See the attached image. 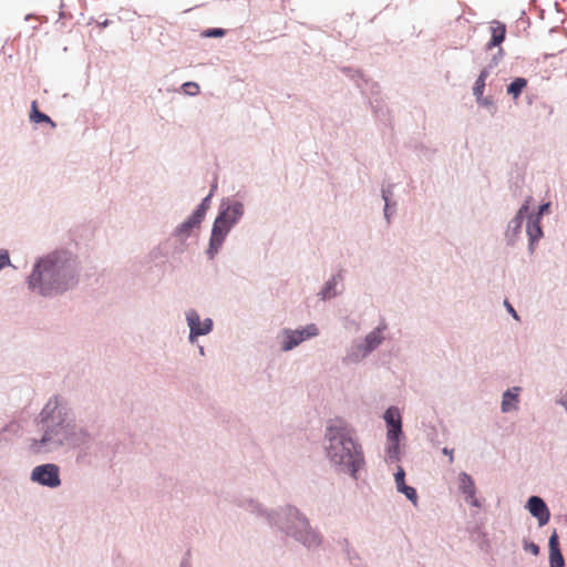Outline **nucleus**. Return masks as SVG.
<instances>
[{"instance_id": "nucleus-1", "label": "nucleus", "mask_w": 567, "mask_h": 567, "mask_svg": "<svg viewBox=\"0 0 567 567\" xmlns=\"http://www.w3.org/2000/svg\"><path fill=\"white\" fill-rule=\"evenodd\" d=\"M327 455L340 472L355 477L357 472L364 465L360 446L351 437V431L341 420L333 421L328 427Z\"/></svg>"}, {"instance_id": "nucleus-2", "label": "nucleus", "mask_w": 567, "mask_h": 567, "mask_svg": "<svg viewBox=\"0 0 567 567\" xmlns=\"http://www.w3.org/2000/svg\"><path fill=\"white\" fill-rule=\"evenodd\" d=\"M73 284L74 275L71 267L52 257L39 261L29 278L30 287L38 288L44 296L64 291Z\"/></svg>"}, {"instance_id": "nucleus-3", "label": "nucleus", "mask_w": 567, "mask_h": 567, "mask_svg": "<svg viewBox=\"0 0 567 567\" xmlns=\"http://www.w3.org/2000/svg\"><path fill=\"white\" fill-rule=\"evenodd\" d=\"M45 432L40 441L33 440L31 449L34 453L45 452L52 449L53 445H61L65 439V431L62 423H56L55 426L51 427L48 424V420L42 417L41 420Z\"/></svg>"}, {"instance_id": "nucleus-4", "label": "nucleus", "mask_w": 567, "mask_h": 567, "mask_svg": "<svg viewBox=\"0 0 567 567\" xmlns=\"http://www.w3.org/2000/svg\"><path fill=\"white\" fill-rule=\"evenodd\" d=\"M233 223L227 218V213H221L213 225L212 236L209 240V248L207 254L209 258H214L221 247L224 239L228 231L230 230Z\"/></svg>"}, {"instance_id": "nucleus-5", "label": "nucleus", "mask_w": 567, "mask_h": 567, "mask_svg": "<svg viewBox=\"0 0 567 567\" xmlns=\"http://www.w3.org/2000/svg\"><path fill=\"white\" fill-rule=\"evenodd\" d=\"M31 480L44 486L58 487L61 484L59 467L55 464L35 466Z\"/></svg>"}, {"instance_id": "nucleus-6", "label": "nucleus", "mask_w": 567, "mask_h": 567, "mask_svg": "<svg viewBox=\"0 0 567 567\" xmlns=\"http://www.w3.org/2000/svg\"><path fill=\"white\" fill-rule=\"evenodd\" d=\"M319 331L316 324H308L301 330H284V342L281 349L284 351H289L300 344L302 341L311 337H316Z\"/></svg>"}, {"instance_id": "nucleus-7", "label": "nucleus", "mask_w": 567, "mask_h": 567, "mask_svg": "<svg viewBox=\"0 0 567 567\" xmlns=\"http://www.w3.org/2000/svg\"><path fill=\"white\" fill-rule=\"evenodd\" d=\"M384 420L388 425V439L393 443H398L402 433V421L400 411L396 408H389L385 411Z\"/></svg>"}, {"instance_id": "nucleus-8", "label": "nucleus", "mask_w": 567, "mask_h": 567, "mask_svg": "<svg viewBox=\"0 0 567 567\" xmlns=\"http://www.w3.org/2000/svg\"><path fill=\"white\" fill-rule=\"evenodd\" d=\"M527 509L538 520L539 526L549 522L550 512L545 502L538 496H530L527 501Z\"/></svg>"}, {"instance_id": "nucleus-9", "label": "nucleus", "mask_w": 567, "mask_h": 567, "mask_svg": "<svg viewBox=\"0 0 567 567\" xmlns=\"http://www.w3.org/2000/svg\"><path fill=\"white\" fill-rule=\"evenodd\" d=\"M187 321L190 328V340H193L197 336L208 333L213 327V322L210 319H206L204 322H202L198 313L194 310L187 313Z\"/></svg>"}, {"instance_id": "nucleus-10", "label": "nucleus", "mask_w": 567, "mask_h": 567, "mask_svg": "<svg viewBox=\"0 0 567 567\" xmlns=\"http://www.w3.org/2000/svg\"><path fill=\"white\" fill-rule=\"evenodd\" d=\"M297 520L300 528L297 537L309 547L318 546L320 544L319 535L310 529L308 522L303 517H297Z\"/></svg>"}, {"instance_id": "nucleus-11", "label": "nucleus", "mask_w": 567, "mask_h": 567, "mask_svg": "<svg viewBox=\"0 0 567 567\" xmlns=\"http://www.w3.org/2000/svg\"><path fill=\"white\" fill-rule=\"evenodd\" d=\"M460 481V489L465 495V499L467 503L478 506V502L475 498V485L470 475L466 473H461L458 476Z\"/></svg>"}, {"instance_id": "nucleus-12", "label": "nucleus", "mask_w": 567, "mask_h": 567, "mask_svg": "<svg viewBox=\"0 0 567 567\" xmlns=\"http://www.w3.org/2000/svg\"><path fill=\"white\" fill-rule=\"evenodd\" d=\"M548 545L550 567H565V561L559 548L558 535L556 532L550 535Z\"/></svg>"}, {"instance_id": "nucleus-13", "label": "nucleus", "mask_w": 567, "mask_h": 567, "mask_svg": "<svg viewBox=\"0 0 567 567\" xmlns=\"http://www.w3.org/2000/svg\"><path fill=\"white\" fill-rule=\"evenodd\" d=\"M491 32H492V38L488 43V49H491L493 47H497L504 41L505 34H506V27L504 23L494 22V24L491 28Z\"/></svg>"}, {"instance_id": "nucleus-14", "label": "nucleus", "mask_w": 567, "mask_h": 567, "mask_svg": "<svg viewBox=\"0 0 567 567\" xmlns=\"http://www.w3.org/2000/svg\"><path fill=\"white\" fill-rule=\"evenodd\" d=\"M518 391L519 388H514L513 391L508 390L503 395L502 411L508 412L515 410L518 403Z\"/></svg>"}, {"instance_id": "nucleus-15", "label": "nucleus", "mask_w": 567, "mask_h": 567, "mask_svg": "<svg viewBox=\"0 0 567 567\" xmlns=\"http://www.w3.org/2000/svg\"><path fill=\"white\" fill-rule=\"evenodd\" d=\"M487 76H488V72L486 70H483L474 84L473 94L476 96V100L478 102L482 100V96H483V93H484V90L486 86Z\"/></svg>"}, {"instance_id": "nucleus-16", "label": "nucleus", "mask_w": 567, "mask_h": 567, "mask_svg": "<svg viewBox=\"0 0 567 567\" xmlns=\"http://www.w3.org/2000/svg\"><path fill=\"white\" fill-rule=\"evenodd\" d=\"M527 234L529 236L530 245H533L543 236L538 217H536L534 220H529L527 225Z\"/></svg>"}, {"instance_id": "nucleus-17", "label": "nucleus", "mask_w": 567, "mask_h": 567, "mask_svg": "<svg viewBox=\"0 0 567 567\" xmlns=\"http://www.w3.org/2000/svg\"><path fill=\"white\" fill-rule=\"evenodd\" d=\"M527 86V80L524 78H516L507 87V93L514 99H517L522 91Z\"/></svg>"}, {"instance_id": "nucleus-18", "label": "nucleus", "mask_w": 567, "mask_h": 567, "mask_svg": "<svg viewBox=\"0 0 567 567\" xmlns=\"http://www.w3.org/2000/svg\"><path fill=\"white\" fill-rule=\"evenodd\" d=\"M202 218H196V215L193 214L187 220H185L177 229L179 235H188L190 230L195 227H199L202 223Z\"/></svg>"}, {"instance_id": "nucleus-19", "label": "nucleus", "mask_w": 567, "mask_h": 567, "mask_svg": "<svg viewBox=\"0 0 567 567\" xmlns=\"http://www.w3.org/2000/svg\"><path fill=\"white\" fill-rule=\"evenodd\" d=\"M30 118L35 123L45 122L50 123L52 126H55L54 122L47 114L38 110L37 101L32 102Z\"/></svg>"}, {"instance_id": "nucleus-20", "label": "nucleus", "mask_w": 567, "mask_h": 567, "mask_svg": "<svg viewBox=\"0 0 567 567\" xmlns=\"http://www.w3.org/2000/svg\"><path fill=\"white\" fill-rule=\"evenodd\" d=\"M382 339V331L380 329L370 332L365 338L367 349L369 351L375 349L381 343Z\"/></svg>"}, {"instance_id": "nucleus-21", "label": "nucleus", "mask_w": 567, "mask_h": 567, "mask_svg": "<svg viewBox=\"0 0 567 567\" xmlns=\"http://www.w3.org/2000/svg\"><path fill=\"white\" fill-rule=\"evenodd\" d=\"M225 213H227V218L229 221L234 224L236 219L243 214V205L237 203L229 207Z\"/></svg>"}, {"instance_id": "nucleus-22", "label": "nucleus", "mask_w": 567, "mask_h": 567, "mask_svg": "<svg viewBox=\"0 0 567 567\" xmlns=\"http://www.w3.org/2000/svg\"><path fill=\"white\" fill-rule=\"evenodd\" d=\"M209 199H210V194L205 197L202 202V204L198 206V208L195 210V215H196V218H204L208 207H209Z\"/></svg>"}, {"instance_id": "nucleus-23", "label": "nucleus", "mask_w": 567, "mask_h": 567, "mask_svg": "<svg viewBox=\"0 0 567 567\" xmlns=\"http://www.w3.org/2000/svg\"><path fill=\"white\" fill-rule=\"evenodd\" d=\"M183 90L188 95H197L199 93V86L195 82H186L183 84Z\"/></svg>"}, {"instance_id": "nucleus-24", "label": "nucleus", "mask_w": 567, "mask_h": 567, "mask_svg": "<svg viewBox=\"0 0 567 567\" xmlns=\"http://www.w3.org/2000/svg\"><path fill=\"white\" fill-rule=\"evenodd\" d=\"M399 492L403 493L413 503L416 502L417 495L416 491L413 487L406 485L402 487Z\"/></svg>"}, {"instance_id": "nucleus-25", "label": "nucleus", "mask_w": 567, "mask_h": 567, "mask_svg": "<svg viewBox=\"0 0 567 567\" xmlns=\"http://www.w3.org/2000/svg\"><path fill=\"white\" fill-rule=\"evenodd\" d=\"M404 471L402 468L399 470V472L395 474V483H396V487L400 491L402 487L406 486L405 482H404Z\"/></svg>"}, {"instance_id": "nucleus-26", "label": "nucleus", "mask_w": 567, "mask_h": 567, "mask_svg": "<svg viewBox=\"0 0 567 567\" xmlns=\"http://www.w3.org/2000/svg\"><path fill=\"white\" fill-rule=\"evenodd\" d=\"M530 198L526 200V203L520 207L517 213L516 219L520 223L525 213L528 212Z\"/></svg>"}, {"instance_id": "nucleus-27", "label": "nucleus", "mask_w": 567, "mask_h": 567, "mask_svg": "<svg viewBox=\"0 0 567 567\" xmlns=\"http://www.w3.org/2000/svg\"><path fill=\"white\" fill-rule=\"evenodd\" d=\"M10 262L8 251H0V270Z\"/></svg>"}, {"instance_id": "nucleus-28", "label": "nucleus", "mask_w": 567, "mask_h": 567, "mask_svg": "<svg viewBox=\"0 0 567 567\" xmlns=\"http://www.w3.org/2000/svg\"><path fill=\"white\" fill-rule=\"evenodd\" d=\"M525 549L532 553L533 555H538L539 553V547L534 543L526 544Z\"/></svg>"}, {"instance_id": "nucleus-29", "label": "nucleus", "mask_w": 567, "mask_h": 567, "mask_svg": "<svg viewBox=\"0 0 567 567\" xmlns=\"http://www.w3.org/2000/svg\"><path fill=\"white\" fill-rule=\"evenodd\" d=\"M225 31L223 29H213L207 31L208 37H221L224 35Z\"/></svg>"}, {"instance_id": "nucleus-30", "label": "nucleus", "mask_w": 567, "mask_h": 567, "mask_svg": "<svg viewBox=\"0 0 567 567\" xmlns=\"http://www.w3.org/2000/svg\"><path fill=\"white\" fill-rule=\"evenodd\" d=\"M549 209V204H543L540 207H539V210H538V218L539 216H542L543 214L547 213Z\"/></svg>"}, {"instance_id": "nucleus-31", "label": "nucleus", "mask_w": 567, "mask_h": 567, "mask_svg": "<svg viewBox=\"0 0 567 567\" xmlns=\"http://www.w3.org/2000/svg\"><path fill=\"white\" fill-rule=\"evenodd\" d=\"M505 306H506L507 310L513 315V317L515 319H517L518 316H517L516 311L514 310L513 306L507 301H505Z\"/></svg>"}, {"instance_id": "nucleus-32", "label": "nucleus", "mask_w": 567, "mask_h": 567, "mask_svg": "<svg viewBox=\"0 0 567 567\" xmlns=\"http://www.w3.org/2000/svg\"><path fill=\"white\" fill-rule=\"evenodd\" d=\"M443 453H444L445 455H449V457H450V463H453V461H454V457H453V451H452V450H449L447 447H444V449H443Z\"/></svg>"}]
</instances>
